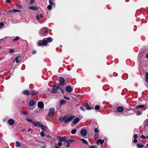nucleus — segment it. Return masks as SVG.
Here are the masks:
<instances>
[{
	"instance_id": "nucleus-1",
	"label": "nucleus",
	"mask_w": 148,
	"mask_h": 148,
	"mask_svg": "<svg viewBox=\"0 0 148 148\" xmlns=\"http://www.w3.org/2000/svg\"><path fill=\"white\" fill-rule=\"evenodd\" d=\"M75 117V116L73 115H66L64 116L60 117L59 120L60 122L64 121L65 123H66L71 121Z\"/></svg>"
},
{
	"instance_id": "nucleus-2",
	"label": "nucleus",
	"mask_w": 148,
	"mask_h": 148,
	"mask_svg": "<svg viewBox=\"0 0 148 148\" xmlns=\"http://www.w3.org/2000/svg\"><path fill=\"white\" fill-rule=\"evenodd\" d=\"M52 40V38L51 37L47 38V40L44 38L42 40H39L38 42V46H46L48 42H50Z\"/></svg>"
},
{
	"instance_id": "nucleus-3",
	"label": "nucleus",
	"mask_w": 148,
	"mask_h": 148,
	"mask_svg": "<svg viewBox=\"0 0 148 148\" xmlns=\"http://www.w3.org/2000/svg\"><path fill=\"white\" fill-rule=\"evenodd\" d=\"M48 32V29L46 28H42L40 30V34L41 36H45Z\"/></svg>"
},
{
	"instance_id": "nucleus-4",
	"label": "nucleus",
	"mask_w": 148,
	"mask_h": 148,
	"mask_svg": "<svg viewBox=\"0 0 148 148\" xmlns=\"http://www.w3.org/2000/svg\"><path fill=\"white\" fill-rule=\"evenodd\" d=\"M55 111V109L53 108H51L49 109V113L48 116L51 118L53 117L54 112Z\"/></svg>"
},
{
	"instance_id": "nucleus-5",
	"label": "nucleus",
	"mask_w": 148,
	"mask_h": 148,
	"mask_svg": "<svg viewBox=\"0 0 148 148\" xmlns=\"http://www.w3.org/2000/svg\"><path fill=\"white\" fill-rule=\"evenodd\" d=\"M59 81L60 82L59 85L64 86L65 84V81L64 79L62 77H60L58 79Z\"/></svg>"
},
{
	"instance_id": "nucleus-6",
	"label": "nucleus",
	"mask_w": 148,
	"mask_h": 148,
	"mask_svg": "<svg viewBox=\"0 0 148 148\" xmlns=\"http://www.w3.org/2000/svg\"><path fill=\"white\" fill-rule=\"evenodd\" d=\"M49 5H48L47 6V8L49 10H50L52 8L51 5L54 6L55 5V4L51 0H49Z\"/></svg>"
},
{
	"instance_id": "nucleus-7",
	"label": "nucleus",
	"mask_w": 148,
	"mask_h": 148,
	"mask_svg": "<svg viewBox=\"0 0 148 148\" xmlns=\"http://www.w3.org/2000/svg\"><path fill=\"white\" fill-rule=\"evenodd\" d=\"M33 125L37 127H40L41 125V124L38 121H34L32 122Z\"/></svg>"
},
{
	"instance_id": "nucleus-8",
	"label": "nucleus",
	"mask_w": 148,
	"mask_h": 148,
	"mask_svg": "<svg viewBox=\"0 0 148 148\" xmlns=\"http://www.w3.org/2000/svg\"><path fill=\"white\" fill-rule=\"evenodd\" d=\"M38 106L39 108L41 109H43L44 105L43 103L42 102H39L38 104Z\"/></svg>"
},
{
	"instance_id": "nucleus-9",
	"label": "nucleus",
	"mask_w": 148,
	"mask_h": 148,
	"mask_svg": "<svg viewBox=\"0 0 148 148\" xmlns=\"http://www.w3.org/2000/svg\"><path fill=\"white\" fill-rule=\"evenodd\" d=\"M59 84H57L53 87L52 90L53 91H57L59 89Z\"/></svg>"
},
{
	"instance_id": "nucleus-10",
	"label": "nucleus",
	"mask_w": 148,
	"mask_h": 148,
	"mask_svg": "<svg viewBox=\"0 0 148 148\" xmlns=\"http://www.w3.org/2000/svg\"><path fill=\"white\" fill-rule=\"evenodd\" d=\"M117 111L119 112H121L124 110L122 106H119L116 108Z\"/></svg>"
},
{
	"instance_id": "nucleus-11",
	"label": "nucleus",
	"mask_w": 148,
	"mask_h": 148,
	"mask_svg": "<svg viewBox=\"0 0 148 148\" xmlns=\"http://www.w3.org/2000/svg\"><path fill=\"white\" fill-rule=\"evenodd\" d=\"M66 90L67 92H71L72 91L71 87L69 86H67L66 87Z\"/></svg>"
},
{
	"instance_id": "nucleus-12",
	"label": "nucleus",
	"mask_w": 148,
	"mask_h": 148,
	"mask_svg": "<svg viewBox=\"0 0 148 148\" xmlns=\"http://www.w3.org/2000/svg\"><path fill=\"white\" fill-rule=\"evenodd\" d=\"M81 134L83 136H86L87 134V132L86 130H82L80 132Z\"/></svg>"
},
{
	"instance_id": "nucleus-13",
	"label": "nucleus",
	"mask_w": 148,
	"mask_h": 148,
	"mask_svg": "<svg viewBox=\"0 0 148 148\" xmlns=\"http://www.w3.org/2000/svg\"><path fill=\"white\" fill-rule=\"evenodd\" d=\"M35 104V101L34 100H31L29 102V105L30 106H34Z\"/></svg>"
},
{
	"instance_id": "nucleus-14",
	"label": "nucleus",
	"mask_w": 148,
	"mask_h": 148,
	"mask_svg": "<svg viewBox=\"0 0 148 148\" xmlns=\"http://www.w3.org/2000/svg\"><path fill=\"white\" fill-rule=\"evenodd\" d=\"M8 121L9 124L11 125H13L15 122L14 120L12 119H9Z\"/></svg>"
},
{
	"instance_id": "nucleus-15",
	"label": "nucleus",
	"mask_w": 148,
	"mask_h": 148,
	"mask_svg": "<svg viewBox=\"0 0 148 148\" xmlns=\"http://www.w3.org/2000/svg\"><path fill=\"white\" fill-rule=\"evenodd\" d=\"M58 138L59 141H64L66 140V137L65 136L61 137V136H58Z\"/></svg>"
},
{
	"instance_id": "nucleus-16",
	"label": "nucleus",
	"mask_w": 148,
	"mask_h": 148,
	"mask_svg": "<svg viewBox=\"0 0 148 148\" xmlns=\"http://www.w3.org/2000/svg\"><path fill=\"white\" fill-rule=\"evenodd\" d=\"M97 141V145H99L100 143L102 145L104 142V140H101V139L98 140Z\"/></svg>"
},
{
	"instance_id": "nucleus-17",
	"label": "nucleus",
	"mask_w": 148,
	"mask_h": 148,
	"mask_svg": "<svg viewBox=\"0 0 148 148\" xmlns=\"http://www.w3.org/2000/svg\"><path fill=\"white\" fill-rule=\"evenodd\" d=\"M22 93L26 95H29L30 94V92L27 90H25L22 92Z\"/></svg>"
},
{
	"instance_id": "nucleus-18",
	"label": "nucleus",
	"mask_w": 148,
	"mask_h": 148,
	"mask_svg": "<svg viewBox=\"0 0 148 148\" xmlns=\"http://www.w3.org/2000/svg\"><path fill=\"white\" fill-rule=\"evenodd\" d=\"M75 140L73 139H71L69 140H66L65 142L66 143L70 144L72 143L75 142Z\"/></svg>"
},
{
	"instance_id": "nucleus-19",
	"label": "nucleus",
	"mask_w": 148,
	"mask_h": 148,
	"mask_svg": "<svg viewBox=\"0 0 148 148\" xmlns=\"http://www.w3.org/2000/svg\"><path fill=\"white\" fill-rule=\"evenodd\" d=\"M29 9L32 10H38V8L36 6H30L29 7Z\"/></svg>"
},
{
	"instance_id": "nucleus-20",
	"label": "nucleus",
	"mask_w": 148,
	"mask_h": 148,
	"mask_svg": "<svg viewBox=\"0 0 148 148\" xmlns=\"http://www.w3.org/2000/svg\"><path fill=\"white\" fill-rule=\"evenodd\" d=\"M43 17V16L42 14H37L36 16V18L38 20L40 18H42Z\"/></svg>"
},
{
	"instance_id": "nucleus-21",
	"label": "nucleus",
	"mask_w": 148,
	"mask_h": 148,
	"mask_svg": "<svg viewBox=\"0 0 148 148\" xmlns=\"http://www.w3.org/2000/svg\"><path fill=\"white\" fill-rule=\"evenodd\" d=\"M41 129L43 131H45L47 128V127L43 125H41Z\"/></svg>"
},
{
	"instance_id": "nucleus-22",
	"label": "nucleus",
	"mask_w": 148,
	"mask_h": 148,
	"mask_svg": "<svg viewBox=\"0 0 148 148\" xmlns=\"http://www.w3.org/2000/svg\"><path fill=\"white\" fill-rule=\"evenodd\" d=\"M81 140L84 143L86 144L87 145H89V143L88 141L85 139L83 138H82Z\"/></svg>"
},
{
	"instance_id": "nucleus-23",
	"label": "nucleus",
	"mask_w": 148,
	"mask_h": 148,
	"mask_svg": "<svg viewBox=\"0 0 148 148\" xmlns=\"http://www.w3.org/2000/svg\"><path fill=\"white\" fill-rule=\"evenodd\" d=\"M79 118H76L74 119V120L73 121V123L75 124H76L79 121Z\"/></svg>"
},
{
	"instance_id": "nucleus-24",
	"label": "nucleus",
	"mask_w": 148,
	"mask_h": 148,
	"mask_svg": "<svg viewBox=\"0 0 148 148\" xmlns=\"http://www.w3.org/2000/svg\"><path fill=\"white\" fill-rule=\"evenodd\" d=\"M85 106L86 107V109L88 110H90L92 108L94 109L93 108H90V107L89 105L87 103H86L85 104Z\"/></svg>"
},
{
	"instance_id": "nucleus-25",
	"label": "nucleus",
	"mask_w": 148,
	"mask_h": 148,
	"mask_svg": "<svg viewBox=\"0 0 148 148\" xmlns=\"http://www.w3.org/2000/svg\"><path fill=\"white\" fill-rule=\"evenodd\" d=\"M145 80L146 82L148 83V73L147 72L146 73V77L145 78Z\"/></svg>"
},
{
	"instance_id": "nucleus-26",
	"label": "nucleus",
	"mask_w": 148,
	"mask_h": 148,
	"mask_svg": "<svg viewBox=\"0 0 148 148\" xmlns=\"http://www.w3.org/2000/svg\"><path fill=\"white\" fill-rule=\"evenodd\" d=\"M66 103V101L64 100H62L60 101V104L61 106H62L64 104Z\"/></svg>"
},
{
	"instance_id": "nucleus-27",
	"label": "nucleus",
	"mask_w": 148,
	"mask_h": 148,
	"mask_svg": "<svg viewBox=\"0 0 148 148\" xmlns=\"http://www.w3.org/2000/svg\"><path fill=\"white\" fill-rule=\"evenodd\" d=\"M31 92L30 94L32 95H34L36 94V92L34 90H30Z\"/></svg>"
},
{
	"instance_id": "nucleus-28",
	"label": "nucleus",
	"mask_w": 148,
	"mask_h": 148,
	"mask_svg": "<svg viewBox=\"0 0 148 148\" xmlns=\"http://www.w3.org/2000/svg\"><path fill=\"white\" fill-rule=\"evenodd\" d=\"M18 57H16L14 58V62L15 61H16V63H18L20 62V61L18 60Z\"/></svg>"
},
{
	"instance_id": "nucleus-29",
	"label": "nucleus",
	"mask_w": 148,
	"mask_h": 148,
	"mask_svg": "<svg viewBox=\"0 0 148 148\" xmlns=\"http://www.w3.org/2000/svg\"><path fill=\"white\" fill-rule=\"evenodd\" d=\"M16 146L17 147H19L20 146V143L18 141L16 142Z\"/></svg>"
},
{
	"instance_id": "nucleus-30",
	"label": "nucleus",
	"mask_w": 148,
	"mask_h": 148,
	"mask_svg": "<svg viewBox=\"0 0 148 148\" xmlns=\"http://www.w3.org/2000/svg\"><path fill=\"white\" fill-rule=\"evenodd\" d=\"M20 39V38L18 36L16 37L15 38L12 39L13 41H15L16 40H18Z\"/></svg>"
},
{
	"instance_id": "nucleus-31",
	"label": "nucleus",
	"mask_w": 148,
	"mask_h": 148,
	"mask_svg": "<svg viewBox=\"0 0 148 148\" xmlns=\"http://www.w3.org/2000/svg\"><path fill=\"white\" fill-rule=\"evenodd\" d=\"M137 147L139 148H142L144 146L143 145L138 143L137 144Z\"/></svg>"
},
{
	"instance_id": "nucleus-32",
	"label": "nucleus",
	"mask_w": 148,
	"mask_h": 148,
	"mask_svg": "<svg viewBox=\"0 0 148 148\" xmlns=\"http://www.w3.org/2000/svg\"><path fill=\"white\" fill-rule=\"evenodd\" d=\"M144 106L143 105H139L137 106L136 107V108H141L144 107Z\"/></svg>"
},
{
	"instance_id": "nucleus-33",
	"label": "nucleus",
	"mask_w": 148,
	"mask_h": 148,
	"mask_svg": "<svg viewBox=\"0 0 148 148\" xmlns=\"http://www.w3.org/2000/svg\"><path fill=\"white\" fill-rule=\"evenodd\" d=\"M76 130L73 129L71 131V133L72 134H74L76 133Z\"/></svg>"
},
{
	"instance_id": "nucleus-34",
	"label": "nucleus",
	"mask_w": 148,
	"mask_h": 148,
	"mask_svg": "<svg viewBox=\"0 0 148 148\" xmlns=\"http://www.w3.org/2000/svg\"><path fill=\"white\" fill-rule=\"evenodd\" d=\"M4 24L3 22H1L0 23V28H3V26L4 25Z\"/></svg>"
},
{
	"instance_id": "nucleus-35",
	"label": "nucleus",
	"mask_w": 148,
	"mask_h": 148,
	"mask_svg": "<svg viewBox=\"0 0 148 148\" xmlns=\"http://www.w3.org/2000/svg\"><path fill=\"white\" fill-rule=\"evenodd\" d=\"M26 120L28 121V122H32H32H33V121L32 120L30 119H29L28 118H26Z\"/></svg>"
},
{
	"instance_id": "nucleus-36",
	"label": "nucleus",
	"mask_w": 148,
	"mask_h": 148,
	"mask_svg": "<svg viewBox=\"0 0 148 148\" xmlns=\"http://www.w3.org/2000/svg\"><path fill=\"white\" fill-rule=\"evenodd\" d=\"M99 135L97 134H95L94 135V137L95 139H96V138L98 137Z\"/></svg>"
},
{
	"instance_id": "nucleus-37",
	"label": "nucleus",
	"mask_w": 148,
	"mask_h": 148,
	"mask_svg": "<svg viewBox=\"0 0 148 148\" xmlns=\"http://www.w3.org/2000/svg\"><path fill=\"white\" fill-rule=\"evenodd\" d=\"M40 135L42 137H43L45 135V134L43 132H41L40 133Z\"/></svg>"
},
{
	"instance_id": "nucleus-38",
	"label": "nucleus",
	"mask_w": 148,
	"mask_h": 148,
	"mask_svg": "<svg viewBox=\"0 0 148 148\" xmlns=\"http://www.w3.org/2000/svg\"><path fill=\"white\" fill-rule=\"evenodd\" d=\"M142 113V112L138 111L136 112V115H141Z\"/></svg>"
},
{
	"instance_id": "nucleus-39",
	"label": "nucleus",
	"mask_w": 148,
	"mask_h": 148,
	"mask_svg": "<svg viewBox=\"0 0 148 148\" xmlns=\"http://www.w3.org/2000/svg\"><path fill=\"white\" fill-rule=\"evenodd\" d=\"M43 109H42H42H40V110H38V111H37L36 112V113H40L41 112H42V111H43Z\"/></svg>"
},
{
	"instance_id": "nucleus-40",
	"label": "nucleus",
	"mask_w": 148,
	"mask_h": 148,
	"mask_svg": "<svg viewBox=\"0 0 148 148\" xmlns=\"http://www.w3.org/2000/svg\"><path fill=\"white\" fill-rule=\"evenodd\" d=\"M99 108H100V107L98 105L96 106L95 107V109L96 110H99Z\"/></svg>"
},
{
	"instance_id": "nucleus-41",
	"label": "nucleus",
	"mask_w": 148,
	"mask_h": 148,
	"mask_svg": "<svg viewBox=\"0 0 148 148\" xmlns=\"http://www.w3.org/2000/svg\"><path fill=\"white\" fill-rule=\"evenodd\" d=\"M94 131L95 133H98L99 132V131L97 128H95L94 130Z\"/></svg>"
},
{
	"instance_id": "nucleus-42",
	"label": "nucleus",
	"mask_w": 148,
	"mask_h": 148,
	"mask_svg": "<svg viewBox=\"0 0 148 148\" xmlns=\"http://www.w3.org/2000/svg\"><path fill=\"white\" fill-rule=\"evenodd\" d=\"M13 12H20V10H17V9H13Z\"/></svg>"
},
{
	"instance_id": "nucleus-43",
	"label": "nucleus",
	"mask_w": 148,
	"mask_h": 148,
	"mask_svg": "<svg viewBox=\"0 0 148 148\" xmlns=\"http://www.w3.org/2000/svg\"><path fill=\"white\" fill-rule=\"evenodd\" d=\"M62 142H61V141H60L58 143V146H60L62 145Z\"/></svg>"
},
{
	"instance_id": "nucleus-44",
	"label": "nucleus",
	"mask_w": 148,
	"mask_h": 148,
	"mask_svg": "<svg viewBox=\"0 0 148 148\" xmlns=\"http://www.w3.org/2000/svg\"><path fill=\"white\" fill-rule=\"evenodd\" d=\"M14 52V50L12 49H10L9 51V53H12Z\"/></svg>"
},
{
	"instance_id": "nucleus-45",
	"label": "nucleus",
	"mask_w": 148,
	"mask_h": 148,
	"mask_svg": "<svg viewBox=\"0 0 148 148\" xmlns=\"http://www.w3.org/2000/svg\"><path fill=\"white\" fill-rule=\"evenodd\" d=\"M13 9L12 10H8V13H9V12H13Z\"/></svg>"
},
{
	"instance_id": "nucleus-46",
	"label": "nucleus",
	"mask_w": 148,
	"mask_h": 148,
	"mask_svg": "<svg viewBox=\"0 0 148 148\" xmlns=\"http://www.w3.org/2000/svg\"><path fill=\"white\" fill-rule=\"evenodd\" d=\"M64 98L66 99H70V98L69 97H66V96H64Z\"/></svg>"
},
{
	"instance_id": "nucleus-47",
	"label": "nucleus",
	"mask_w": 148,
	"mask_h": 148,
	"mask_svg": "<svg viewBox=\"0 0 148 148\" xmlns=\"http://www.w3.org/2000/svg\"><path fill=\"white\" fill-rule=\"evenodd\" d=\"M80 109L81 110H82L83 111H85V109L82 107H80Z\"/></svg>"
},
{
	"instance_id": "nucleus-48",
	"label": "nucleus",
	"mask_w": 148,
	"mask_h": 148,
	"mask_svg": "<svg viewBox=\"0 0 148 148\" xmlns=\"http://www.w3.org/2000/svg\"><path fill=\"white\" fill-rule=\"evenodd\" d=\"M138 140H137L136 138H134V140L133 142L134 143H136L137 142Z\"/></svg>"
},
{
	"instance_id": "nucleus-49",
	"label": "nucleus",
	"mask_w": 148,
	"mask_h": 148,
	"mask_svg": "<svg viewBox=\"0 0 148 148\" xmlns=\"http://www.w3.org/2000/svg\"><path fill=\"white\" fill-rule=\"evenodd\" d=\"M141 138H142L145 139L146 138V137L143 135L141 136Z\"/></svg>"
},
{
	"instance_id": "nucleus-50",
	"label": "nucleus",
	"mask_w": 148,
	"mask_h": 148,
	"mask_svg": "<svg viewBox=\"0 0 148 148\" xmlns=\"http://www.w3.org/2000/svg\"><path fill=\"white\" fill-rule=\"evenodd\" d=\"M137 137V136L136 134H135L134 135V138H136Z\"/></svg>"
},
{
	"instance_id": "nucleus-51",
	"label": "nucleus",
	"mask_w": 148,
	"mask_h": 148,
	"mask_svg": "<svg viewBox=\"0 0 148 148\" xmlns=\"http://www.w3.org/2000/svg\"><path fill=\"white\" fill-rule=\"evenodd\" d=\"M34 2V0H31L30 3V4H32Z\"/></svg>"
},
{
	"instance_id": "nucleus-52",
	"label": "nucleus",
	"mask_w": 148,
	"mask_h": 148,
	"mask_svg": "<svg viewBox=\"0 0 148 148\" xmlns=\"http://www.w3.org/2000/svg\"><path fill=\"white\" fill-rule=\"evenodd\" d=\"M28 131H31V132H33V131L32 130L31 128H29L28 130Z\"/></svg>"
},
{
	"instance_id": "nucleus-53",
	"label": "nucleus",
	"mask_w": 148,
	"mask_h": 148,
	"mask_svg": "<svg viewBox=\"0 0 148 148\" xmlns=\"http://www.w3.org/2000/svg\"><path fill=\"white\" fill-rule=\"evenodd\" d=\"M67 144L66 145V147H69L70 146L69 144V143H67Z\"/></svg>"
},
{
	"instance_id": "nucleus-54",
	"label": "nucleus",
	"mask_w": 148,
	"mask_h": 148,
	"mask_svg": "<svg viewBox=\"0 0 148 148\" xmlns=\"http://www.w3.org/2000/svg\"><path fill=\"white\" fill-rule=\"evenodd\" d=\"M90 148H96L95 146L91 145L90 146Z\"/></svg>"
},
{
	"instance_id": "nucleus-55",
	"label": "nucleus",
	"mask_w": 148,
	"mask_h": 148,
	"mask_svg": "<svg viewBox=\"0 0 148 148\" xmlns=\"http://www.w3.org/2000/svg\"><path fill=\"white\" fill-rule=\"evenodd\" d=\"M36 52V51H35V50L33 51H32V54H35Z\"/></svg>"
},
{
	"instance_id": "nucleus-56",
	"label": "nucleus",
	"mask_w": 148,
	"mask_h": 148,
	"mask_svg": "<svg viewBox=\"0 0 148 148\" xmlns=\"http://www.w3.org/2000/svg\"><path fill=\"white\" fill-rule=\"evenodd\" d=\"M22 132H27V131H26V130H25V129H23V130H22Z\"/></svg>"
},
{
	"instance_id": "nucleus-57",
	"label": "nucleus",
	"mask_w": 148,
	"mask_h": 148,
	"mask_svg": "<svg viewBox=\"0 0 148 148\" xmlns=\"http://www.w3.org/2000/svg\"><path fill=\"white\" fill-rule=\"evenodd\" d=\"M6 1L7 2H10V0H6Z\"/></svg>"
},
{
	"instance_id": "nucleus-58",
	"label": "nucleus",
	"mask_w": 148,
	"mask_h": 148,
	"mask_svg": "<svg viewBox=\"0 0 148 148\" xmlns=\"http://www.w3.org/2000/svg\"><path fill=\"white\" fill-rule=\"evenodd\" d=\"M146 57L147 58H148V54L146 55Z\"/></svg>"
},
{
	"instance_id": "nucleus-59",
	"label": "nucleus",
	"mask_w": 148,
	"mask_h": 148,
	"mask_svg": "<svg viewBox=\"0 0 148 148\" xmlns=\"http://www.w3.org/2000/svg\"><path fill=\"white\" fill-rule=\"evenodd\" d=\"M25 114H28V113H27V112H26L25 113Z\"/></svg>"
},
{
	"instance_id": "nucleus-60",
	"label": "nucleus",
	"mask_w": 148,
	"mask_h": 148,
	"mask_svg": "<svg viewBox=\"0 0 148 148\" xmlns=\"http://www.w3.org/2000/svg\"><path fill=\"white\" fill-rule=\"evenodd\" d=\"M55 148H60L57 146H56Z\"/></svg>"
},
{
	"instance_id": "nucleus-61",
	"label": "nucleus",
	"mask_w": 148,
	"mask_h": 148,
	"mask_svg": "<svg viewBox=\"0 0 148 148\" xmlns=\"http://www.w3.org/2000/svg\"><path fill=\"white\" fill-rule=\"evenodd\" d=\"M146 138H148V136H146Z\"/></svg>"
},
{
	"instance_id": "nucleus-62",
	"label": "nucleus",
	"mask_w": 148,
	"mask_h": 148,
	"mask_svg": "<svg viewBox=\"0 0 148 148\" xmlns=\"http://www.w3.org/2000/svg\"><path fill=\"white\" fill-rule=\"evenodd\" d=\"M42 148H45V147H43Z\"/></svg>"
},
{
	"instance_id": "nucleus-63",
	"label": "nucleus",
	"mask_w": 148,
	"mask_h": 148,
	"mask_svg": "<svg viewBox=\"0 0 148 148\" xmlns=\"http://www.w3.org/2000/svg\"><path fill=\"white\" fill-rule=\"evenodd\" d=\"M147 147H148V144H147Z\"/></svg>"
},
{
	"instance_id": "nucleus-64",
	"label": "nucleus",
	"mask_w": 148,
	"mask_h": 148,
	"mask_svg": "<svg viewBox=\"0 0 148 148\" xmlns=\"http://www.w3.org/2000/svg\"><path fill=\"white\" fill-rule=\"evenodd\" d=\"M5 148H8V147H6Z\"/></svg>"
}]
</instances>
